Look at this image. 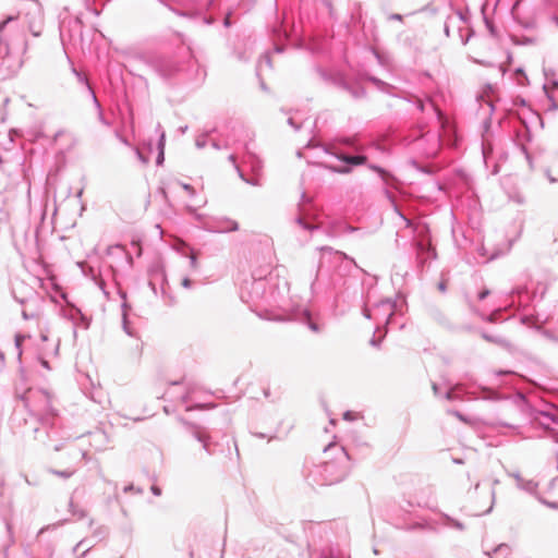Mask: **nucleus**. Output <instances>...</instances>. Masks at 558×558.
Wrapping results in <instances>:
<instances>
[{"label": "nucleus", "mask_w": 558, "mask_h": 558, "mask_svg": "<svg viewBox=\"0 0 558 558\" xmlns=\"http://www.w3.org/2000/svg\"><path fill=\"white\" fill-rule=\"evenodd\" d=\"M325 452H333L332 460H325L320 464V476L326 485H331L342 481L349 471V456L344 448L336 444H329L324 449Z\"/></svg>", "instance_id": "nucleus-1"}, {"label": "nucleus", "mask_w": 558, "mask_h": 558, "mask_svg": "<svg viewBox=\"0 0 558 558\" xmlns=\"http://www.w3.org/2000/svg\"><path fill=\"white\" fill-rule=\"evenodd\" d=\"M12 295L19 303L26 305L22 311L24 319L36 318L39 315L38 306L31 310L28 305L39 304L41 300L34 288L24 280L16 278L12 281Z\"/></svg>", "instance_id": "nucleus-2"}, {"label": "nucleus", "mask_w": 558, "mask_h": 558, "mask_svg": "<svg viewBox=\"0 0 558 558\" xmlns=\"http://www.w3.org/2000/svg\"><path fill=\"white\" fill-rule=\"evenodd\" d=\"M395 313V303L390 300H383L372 308L364 310V316L376 323V331L380 330L381 325H387Z\"/></svg>", "instance_id": "nucleus-3"}, {"label": "nucleus", "mask_w": 558, "mask_h": 558, "mask_svg": "<svg viewBox=\"0 0 558 558\" xmlns=\"http://www.w3.org/2000/svg\"><path fill=\"white\" fill-rule=\"evenodd\" d=\"M312 198L306 195L305 192L302 193L301 202L298 206V216L295 217V225L305 233H307L306 240L310 239L311 232L313 230V225L311 222L312 216Z\"/></svg>", "instance_id": "nucleus-4"}, {"label": "nucleus", "mask_w": 558, "mask_h": 558, "mask_svg": "<svg viewBox=\"0 0 558 558\" xmlns=\"http://www.w3.org/2000/svg\"><path fill=\"white\" fill-rule=\"evenodd\" d=\"M25 404L36 415H47L51 412L50 397L44 391H32L29 390L25 397Z\"/></svg>", "instance_id": "nucleus-5"}, {"label": "nucleus", "mask_w": 558, "mask_h": 558, "mask_svg": "<svg viewBox=\"0 0 558 558\" xmlns=\"http://www.w3.org/2000/svg\"><path fill=\"white\" fill-rule=\"evenodd\" d=\"M25 17L29 32L35 37L40 36L44 29V12L38 1L32 0L31 8L28 9Z\"/></svg>", "instance_id": "nucleus-6"}, {"label": "nucleus", "mask_w": 558, "mask_h": 558, "mask_svg": "<svg viewBox=\"0 0 558 558\" xmlns=\"http://www.w3.org/2000/svg\"><path fill=\"white\" fill-rule=\"evenodd\" d=\"M337 158L343 162L344 166L340 167H329L332 171L338 173H349L351 171V166H360L364 165L367 158L363 155L350 156V155H337Z\"/></svg>", "instance_id": "nucleus-7"}, {"label": "nucleus", "mask_w": 558, "mask_h": 558, "mask_svg": "<svg viewBox=\"0 0 558 558\" xmlns=\"http://www.w3.org/2000/svg\"><path fill=\"white\" fill-rule=\"evenodd\" d=\"M238 229V222L229 218L217 219L215 225L208 227V230L211 232H231Z\"/></svg>", "instance_id": "nucleus-8"}, {"label": "nucleus", "mask_w": 558, "mask_h": 558, "mask_svg": "<svg viewBox=\"0 0 558 558\" xmlns=\"http://www.w3.org/2000/svg\"><path fill=\"white\" fill-rule=\"evenodd\" d=\"M40 340L43 344L39 348V355L52 356L58 354L59 339L49 342L48 336L46 333H41Z\"/></svg>", "instance_id": "nucleus-9"}, {"label": "nucleus", "mask_w": 558, "mask_h": 558, "mask_svg": "<svg viewBox=\"0 0 558 558\" xmlns=\"http://www.w3.org/2000/svg\"><path fill=\"white\" fill-rule=\"evenodd\" d=\"M494 504H495V489H494V487H492L485 493V500H484L483 505L480 507H475L474 514L481 515V514L489 513L493 510Z\"/></svg>", "instance_id": "nucleus-10"}, {"label": "nucleus", "mask_w": 558, "mask_h": 558, "mask_svg": "<svg viewBox=\"0 0 558 558\" xmlns=\"http://www.w3.org/2000/svg\"><path fill=\"white\" fill-rule=\"evenodd\" d=\"M510 475L515 480L518 488L529 494H535L538 486L536 482L533 480H525L519 473H511Z\"/></svg>", "instance_id": "nucleus-11"}, {"label": "nucleus", "mask_w": 558, "mask_h": 558, "mask_svg": "<svg viewBox=\"0 0 558 558\" xmlns=\"http://www.w3.org/2000/svg\"><path fill=\"white\" fill-rule=\"evenodd\" d=\"M292 319L305 323L311 330H314V322L312 319L311 311L308 308L296 307L293 311Z\"/></svg>", "instance_id": "nucleus-12"}, {"label": "nucleus", "mask_w": 558, "mask_h": 558, "mask_svg": "<svg viewBox=\"0 0 558 558\" xmlns=\"http://www.w3.org/2000/svg\"><path fill=\"white\" fill-rule=\"evenodd\" d=\"M265 289V281L263 279H254L251 282L250 299L252 301L257 300L262 296Z\"/></svg>", "instance_id": "nucleus-13"}, {"label": "nucleus", "mask_w": 558, "mask_h": 558, "mask_svg": "<svg viewBox=\"0 0 558 558\" xmlns=\"http://www.w3.org/2000/svg\"><path fill=\"white\" fill-rule=\"evenodd\" d=\"M157 131L159 132V141H158V150H159V154H158V157H157V165L160 166L162 165L163 160H165V145H166V134L165 132L161 130V126L158 124L157 126Z\"/></svg>", "instance_id": "nucleus-14"}, {"label": "nucleus", "mask_w": 558, "mask_h": 558, "mask_svg": "<svg viewBox=\"0 0 558 558\" xmlns=\"http://www.w3.org/2000/svg\"><path fill=\"white\" fill-rule=\"evenodd\" d=\"M93 102L97 110L99 122L106 126H110V122L105 118L101 105L95 94H93Z\"/></svg>", "instance_id": "nucleus-15"}, {"label": "nucleus", "mask_w": 558, "mask_h": 558, "mask_svg": "<svg viewBox=\"0 0 558 558\" xmlns=\"http://www.w3.org/2000/svg\"><path fill=\"white\" fill-rule=\"evenodd\" d=\"M245 162L251 166L253 172H255V173H257L259 171V169L262 168V165H260V161L258 160V158L255 155L251 154L250 151H247V154H246Z\"/></svg>", "instance_id": "nucleus-16"}, {"label": "nucleus", "mask_w": 558, "mask_h": 558, "mask_svg": "<svg viewBox=\"0 0 558 558\" xmlns=\"http://www.w3.org/2000/svg\"><path fill=\"white\" fill-rule=\"evenodd\" d=\"M509 551L510 547L507 544H500L494 549L493 555L495 558H508Z\"/></svg>", "instance_id": "nucleus-17"}, {"label": "nucleus", "mask_w": 558, "mask_h": 558, "mask_svg": "<svg viewBox=\"0 0 558 558\" xmlns=\"http://www.w3.org/2000/svg\"><path fill=\"white\" fill-rule=\"evenodd\" d=\"M49 472L51 474L57 475V476L62 477V478H70L71 476L74 475V473L76 472V469H66V470H63V471L51 469Z\"/></svg>", "instance_id": "nucleus-18"}, {"label": "nucleus", "mask_w": 558, "mask_h": 558, "mask_svg": "<svg viewBox=\"0 0 558 558\" xmlns=\"http://www.w3.org/2000/svg\"><path fill=\"white\" fill-rule=\"evenodd\" d=\"M72 72H73V73L75 74V76L77 77V81H78L81 84H84V85L87 87V89H88V92H89L90 96L93 97V94H95V93H94V90L92 89V87H90V85H89V83H88V81H87L86 76H85V75H83L81 72H78L75 68H73V69H72Z\"/></svg>", "instance_id": "nucleus-19"}, {"label": "nucleus", "mask_w": 558, "mask_h": 558, "mask_svg": "<svg viewBox=\"0 0 558 558\" xmlns=\"http://www.w3.org/2000/svg\"><path fill=\"white\" fill-rule=\"evenodd\" d=\"M195 437L197 438L198 441L203 442L204 449L206 451H209L208 442H207L209 439V436L204 430L197 429L195 432Z\"/></svg>", "instance_id": "nucleus-20"}, {"label": "nucleus", "mask_w": 558, "mask_h": 558, "mask_svg": "<svg viewBox=\"0 0 558 558\" xmlns=\"http://www.w3.org/2000/svg\"><path fill=\"white\" fill-rule=\"evenodd\" d=\"M320 558H351L349 554L344 553H336L332 549L328 551H323Z\"/></svg>", "instance_id": "nucleus-21"}, {"label": "nucleus", "mask_w": 558, "mask_h": 558, "mask_svg": "<svg viewBox=\"0 0 558 558\" xmlns=\"http://www.w3.org/2000/svg\"><path fill=\"white\" fill-rule=\"evenodd\" d=\"M264 65L270 68L271 66V62H270V57L269 54H265L258 62L257 64V72H262L263 71V68Z\"/></svg>", "instance_id": "nucleus-22"}, {"label": "nucleus", "mask_w": 558, "mask_h": 558, "mask_svg": "<svg viewBox=\"0 0 558 558\" xmlns=\"http://www.w3.org/2000/svg\"><path fill=\"white\" fill-rule=\"evenodd\" d=\"M26 337L23 335H16L15 336V349L17 351V356L21 359L22 356V342L24 341Z\"/></svg>", "instance_id": "nucleus-23"}, {"label": "nucleus", "mask_w": 558, "mask_h": 558, "mask_svg": "<svg viewBox=\"0 0 558 558\" xmlns=\"http://www.w3.org/2000/svg\"><path fill=\"white\" fill-rule=\"evenodd\" d=\"M288 123L294 129V130H300L301 128L304 126L305 122H298L296 121V116H292L288 119Z\"/></svg>", "instance_id": "nucleus-24"}, {"label": "nucleus", "mask_w": 558, "mask_h": 558, "mask_svg": "<svg viewBox=\"0 0 558 558\" xmlns=\"http://www.w3.org/2000/svg\"><path fill=\"white\" fill-rule=\"evenodd\" d=\"M307 129H308V132H310L311 136H310V138L307 141V144L304 147V149L305 148H310L313 145V143H314V124H308Z\"/></svg>", "instance_id": "nucleus-25"}, {"label": "nucleus", "mask_w": 558, "mask_h": 558, "mask_svg": "<svg viewBox=\"0 0 558 558\" xmlns=\"http://www.w3.org/2000/svg\"><path fill=\"white\" fill-rule=\"evenodd\" d=\"M229 161H230V162H232V165H233V166H234V168L236 169V171H238L239 175L244 180V175H243V173L241 172V170H240V168H239V166H238V163H236V159H235V155H234V154H231V155L229 156Z\"/></svg>", "instance_id": "nucleus-26"}, {"label": "nucleus", "mask_w": 558, "mask_h": 558, "mask_svg": "<svg viewBox=\"0 0 558 558\" xmlns=\"http://www.w3.org/2000/svg\"><path fill=\"white\" fill-rule=\"evenodd\" d=\"M372 168H373L376 172H378V173L380 174V177H381V179L384 180V182H385V183H388V182H387V177H388V174H387V172H386L383 168L377 167V166H374V167H372Z\"/></svg>", "instance_id": "nucleus-27"}, {"label": "nucleus", "mask_w": 558, "mask_h": 558, "mask_svg": "<svg viewBox=\"0 0 558 558\" xmlns=\"http://www.w3.org/2000/svg\"><path fill=\"white\" fill-rule=\"evenodd\" d=\"M70 507H71V511H72V513H73L74 515H77V517H78V519H82V518H84V517H85L84 511H82V510H76V509L74 508V505H73V502H72V501L70 502Z\"/></svg>", "instance_id": "nucleus-28"}, {"label": "nucleus", "mask_w": 558, "mask_h": 558, "mask_svg": "<svg viewBox=\"0 0 558 558\" xmlns=\"http://www.w3.org/2000/svg\"><path fill=\"white\" fill-rule=\"evenodd\" d=\"M135 154H136V156H137L138 160H140L142 163H144V165L148 163V158H147V157H145V156L140 151V149L135 148Z\"/></svg>", "instance_id": "nucleus-29"}, {"label": "nucleus", "mask_w": 558, "mask_h": 558, "mask_svg": "<svg viewBox=\"0 0 558 558\" xmlns=\"http://www.w3.org/2000/svg\"><path fill=\"white\" fill-rule=\"evenodd\" d=\"M123 329L124 331L129 335V336H132V331L131 329L129 328V325H128V322H126V314L124 313L123 314Z\"/></svg>", "instance_id": "nucleus-30"}, {"label": "nucleus", "mask_w": 558, "mask_h": 558, "mask_svg": "<svg viewBox=\"0 0 558 558\" xmlns=\"http://www.w3.org/2000/svg\"><path fill=\"white\" fill-rule=\"evenodd\" d=\"M47 356L45 355H38V360L40 362V364L46 368V369H50V366H49V363L48 361L46 360Z\"/></svg>", "instance_id": "nucleus-31"}, {"label": "nucleus", "mask_w": 558, "mask_h": 558, "mask_svg": "<svg viewBox=\"0 0 558 558\" xmlns=\"http://www.w3.org/2000/svg\"><path fill=\"white\" fill-rule=\"evenodd\" d=\"M190 264H191V267L193 269L197 268L198 264H197V258H196L195 254H191V256H190Z\"/></svg>", "instance_id": "nucleus-32"}, {"label": "nucleus", "mask_w": 558, "mask_h": 558, "mask_svg": "<svg viewBox=\"0 0 558 558\" xmlns=\"http://www.w3.org/2000/svg\"><path fill=\"white\" fill-rule=\"evenodd\" d=\"M123 490H124V493H129V492H133V490H135L136 493H142L141 489H135V487L133 485L125 486Z\"/></svg>", "instance_id": "nucleus-33"}, {"label": "nucleus", "mask_w": 558, "mask_h": 558, "mask_svg": "<svg viewBox=\"0 0 558 558\" xmlns=\"http://www.w3.org/2000/svg\"><path fill=\"white\" fill-rule=\"evenodd\" d=\"M77 456L81 457V460H87V451L85 449H81L78 452H77Z\"/></svg>", "instance_id": "nucleus-34"}, {"label": "nucleus", "mask_w": 558, "mask_h": 558, "mask_svg": "<svg viewBox=\"0 0 558 558\" xmlns=\"http://www.w3.org/2000/svg\"><path fill=\"white\" fill-rule=\"evenodd\" d=\"M182 286L186 289L191 288L192 287V281L189 279V278H184L182 280Z\"/></svg>", "instance_id": "nucleus-35"}, {"label": "nucleus", "mask_w": 558, "mask_h": 558, "mask_svg": "<svg viewBox=\"0 0 558 558\" xmlns=\"http://www.w3.org/2000/svg\"><path fill=\"white\" fill-rule=\"evenodd\" d=\"M343 417H344V420H348V421H353V420H355V415H354L353 413H351V412H345V413L343 414Z\"/></svg>", "instance_id": "nucleus-36"}, {"label": "nucleus", "mask_w": 558, "mask_h": 558, "mask_svg": "<svg viewBox=\"0 0 558 558\" xmlns=\"http://www.w3.org/2000/svg\"><path fill=\"white\" fill-rule=\"evenodd\" d=\"M544 505L553 508V509H558V505L556 502H549V501H545L543 499H539Z\"/></svg>", "instance_id": "nucleus-37"}, {"label": "nucleus", "mask_w": 558, "mask_h": 558, "mask_svg": "<svg viewBox=\"0 0 558 558\" xmlns=\"http://www.w3.org/2000/svg\"><path fill=\"white\" fill-rule=\"evenodd\" d=\"M454 393H456V390H454V389H451V390H449V391H447V392H446V398H447L448 400H452V399H454Z\"/></svg>", "instance_id": "nucleus-38"}, {"label": "nucleus", "mask_w": 558, "mask_h": 558, "mask_svg": "<svg viewBox=\"0 0 558 558\" xmlns=\"http://www.w3.org/2000/svg\"><path fill=\"white\" fill-rule=\"evenodd\" d=\"M151 493L155 495V496H160L161 495V489L157 486H151Z\"/></svg>", "instance_id": "nucleus-39"}, {"label": "nucleus", "mask_w": 558, "mask_h": 558, "mask_svg": "<svg viewBox=\"0 0 558 558\" xmlns=\"http://www.w3.org/2000/svg\"><path fill=\"white\" fill-rule=\"evenodd\" d=\"M389 20H395V21H402V15L401 14H398V13H393L389 16Z\"/></svg>", "instance_id": "nucleus-40"}, {"label": "nucleus", "mask_w": 558, "mask_h": 558, "mask_svg": "<svg viewBox=\"0 0 558 558\" xmlns=\"http://www.w3.org/2000/svg\"><path fill=\"white\" fill-rule=\"evenodd\" d=\"M489 294V290L485 289L478 294L480 300H484Z\"/></svg>", "instance_id": "nucleus-41"}, {"label": "nucleus", "mask_w": 558, "mask_h": 558, "mask_svg": "<svg viewBox=\"0 0 558 558\" xmlns=\"http://www.w3.org/2000/svg\"><path fill=\"white\" fill-rule=\"evenodd\" d=\"M182 187L187 191L190 194H193L194 193V190L191 185L189 184H182Z\"/></svg>", "instance_id": "nucleus-42"}, {"label": "nucleus", "mask_w": 558, "mask_h": 558, "mask_svg": "<svg viewBox=\"0 0 558 558\" xmlns=\"http://www.w3.org/2000/svg\"><path fill=\"white\" fill-rule=\"evenodd\" d=\"M13 19L12 17H9L5 21L1 22L0 23V32H2L3 27L9 23L11 22Z\"/></svg>", "instance_id": "nucleus-43"}, {"label": "nucleus", "mask_w": 558, "mask_h": 558, "mask_svg": "<svg viewBox=\"0 0 558 558\" xmlns=\"http://www.w3.org/2000/svg\"><path fill=\"white\" fill-rule=\"evenodd\" d=\"M544 336H545V337H547V338H549V339H553V340H555V341H558V338L553 337V335H551L549 331H545V332H544Z\"/></svg>", "instance_id": "nucleus-44"}, {"label": "nucleus", "mask_w": 558, "mask_h": 558, "mask_svg": "<svg viewBox=\"0 0 558 558\" xmlns=\"http://www.w3.org/2000/svg\"><path fill=\"white\" fill-rule=\"evenodd\" d=\"M378 343H379V340H377L375 337H373V338L371 339V344H372V345L377 347V345H378Z\"/></svg>", "instance_id": "nucleus-45"}, {"label": "nucleus", "mask_w": 558, "mask_h": 558, "mask_svg": "<svg viewBox=\"0 0 558 558\" xmlns=\"http://www.w3.org/2000/svg\"><path fill=\"white\" fill-rule=\"evenodd\" d=\"M117 137H118V138H119L123 144H125V145H128V144H129V143H128V141H126L124 137H122V136H120V135H119V133H117Z\"/></svg>", "instance_id": "nucleus-46"}, {"label": "nucleus", "mask_w": 558, "mask_h": 558, "mask_svg": "<svg viewBox=\"0 0 558 558\" xmlns=\"http://www.w3.org/2000/svg\"><path fill=\"white\" fill-rule=\"evenodd\" d=\"M62 448H63V445H62V444H57V445L54 446V451H60Z\"/></svg>", "instance_id": "nucleus-47"}, {"label": "nucleus", "mask_w": 558, "mask_h": 558, "mask_svg": "<svg viewBox=\"0 0 558 558\" xmlns=\"http://www.w3.org/2000/svg\"><path fill=\"white\" fill-rule=\"evenodd\" d=\"M84 544H85V541H81V542L76 545V547L74 548V551H76V550H77V548L83 547V546H84Z\"/></svg>", "instance_id": "nucleus-48"}, {"label": "nucleus", "mask_w": 558, "mask_h": 558, "mask_svg": "<svg viewBox=\"0 0 558 558\" xmlns=\"http://www.w3.org/2000/svg\"><path fill=\"white\" fill-rule=\"evenodd\" d=\"M453 526H456L457 529H460V530L463 529L462 524L460 522H457V521L453 522Z\"/></svg>", "instance_id": "nucleus-49"}, {"label": "nucleus", "mask_w": 558, "mask_h": 558, "mask_svg": "<svg viewBox=\"0 0 558 558\" xmlns=\"http://www.w3.org/2000/svg\"><path fill=\"white\" fill-rule=\"evenodd\" d=\"M296 155H298V157H299V158L304 157V151H303V149H299V150H298V153H296Z\"/></svg>", "instance_id": "nucleus-50"}, {"label": "nucleus", "mask_w": 558, "mask_h": 558, "mask_svg": "<svg viewBox=\"0 0 558 558\" xmlns=\"http://www.w3.org/2000/svg\"><path fill=\"white\" fill-rule=\"evenodd\" d=\"M439 290H440V291H445V290H446V284H445V282H440V283H439Z\"/></svg>", "instance_id": "nucleus-51"}, {"label": "nucleus", "mask_w": 558, "mask_h": 558, "mask_svg": "<svg viewBox=\"0 0 558 558\" xmlns=\"http://www.w3.org/2000/svg\"><path fill=\"white\" fill-rule=\"evenodd\" d=\"M418 108H420V110H424V105L421 100L418 101Z\"/></svg>", "instance_id": "nucleus-52"}, {"label": "nucleus", "mask_w": 558, "mask_h": 558, "mask_svg": "<svg viewBox=\"0 0 558 558\" xmlns=\"http://www.w3.org/2000/svg\"><path fill=\"white\" fill-rule=\"evenodd\" d=\"M418 250H425V245L423 243H418Z\"/></svg>", "instance_id": "nucleus-53"}, {"label": "nucleus", "mask_w": 558, "mask_h": 558, "mask_svg": "<svg viewBox=\"0 0 558 558\" xmlns=\"http://www.w3.org/2000/svg\"><path fill=\"white\" fill-rule=\"evenodd\" d=\"M372 81L375 83V84H383L379 80H376V78H372Z\"/></svg>", "instance_id": "nucleus-54"}, {"label": "nucleus", "mask_w": 558, "mask_h": 558, "mask_svg": "<svg viewBox=\"0 0 558 558\" xmlns=\"http://www.w3.org/2000/svg\"><path fill=\"white\" fill-rule=\"evenodd\" d=\"M213 146H214L215 148H217V149H219V148H220V146H219L216 142H214V143H213Z\"/></svg>", "instance_id": "nucleus-55"}, {"label": "nucleus", "mask_w": 558, "mask_h": 558, "mask_svg": "<svg viewBox=\"0 0 558 558\" xmlns=\"http://www.w3.org/2000/svg\"><path fill=\"white\" fill-rule=\"evenodd\" d=\"M90 549V546L86 547L85 550L83 551V555H85L87 551H89Z\"/></svg>", "instance_id": "nucleus-56"}, {"label": "nucleus", "mask_w": 558, "mask_h": 558, "mask_svg": "<svg viewBox=\"0 0 558 558\" xmlns=\"http://www.w3.org/2000/svg\"><path fill=\"white\" fill-rule=\"evenodd\" d=\"M225 24L228 26L229 25V17H226L225 20Z\"/></svg>", "instance_id": "nucleus-57"}, {"label": "nucleus", "mask_w": 558, "mask_h": 558, "mask_svg": "<svg viewBox=\"0 0 558 558\" xmlns=\"http://www.w3.org/2000/svg\"><path fill=\"white\" fill-rule=\"evenodd\" d=\"M433 389H434L435 393H437V386L435 384L433 385Z\"/></svg>", "instance_id": "nucleus-58"}, {"label": "nucleus", "mask_w": 558, "mask_h": 558, "mask_svg": "<svg viewBox=\"0 0 558 558\" xmlns=\"http://www.w3.org/2000/svg\"><path fill=\"white\" fill-rule=\"evenodd\" d=\"M197 146H198V147H202V146H203V142H198V141H197Z\"/></svg>", "instance_id": "nucleus-59"}, {"label": "nucleus", "mask_w": 558, "mask_h": 558, "mask_svg": "<svg viewBox=\"0 0 558 558\" xmlns=\"http://www.w3.org/2000/svg\"><path fill=\"white\" fill-rule=\"evenodd\" d=\"M486 340H492V341H495L493 338L488 337V336H485Z\"/></svg>", "instance_id": "nucleus-60"}]
</instances>
